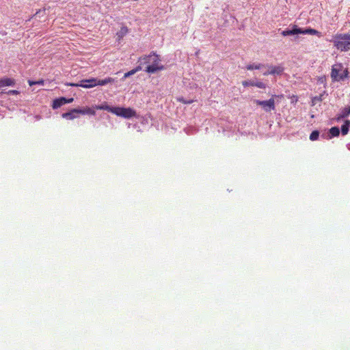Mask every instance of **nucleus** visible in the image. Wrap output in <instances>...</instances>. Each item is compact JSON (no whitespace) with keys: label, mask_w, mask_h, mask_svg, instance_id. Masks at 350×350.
<instances>
[{"label":"nucleus","mask_w":350,"mask_h":350,"mask_svg":"<svg viewBox=\"0 0 350 350\" xmlns=\"http://www.w3.org/2000/svg\"><path fill=\"white\" fill-rule=\"evenodd\" d=\"M332 42L340 51H350V33H336L333 36Z\"/></svg>","instance_id":"obj_1"},{"label":"nucleus","mask_w":350,"mask_h":350,"mask_svg":"<svg viewBox=\"0 0 350 350\" xmlns=\"http://www.w3.org/2000/svg\"><path fill=\"white\" fill-rule=\"evenodd\" d=\"M310 34V35H316L318 37H321V33L319 31L312 29V28H307V29H301L298 27L297 25H294L292 27L291 29H286L282 31L281 34L283 36H291V35H295V34Z\"/></svg>","instance_id":"obj_2"},{"label":"nucleus","mask_w":350,"mask_h":350,"mask_svg":"<svg viewBox=\"0 0 350 350\" xmlns=\"http://www.w3.org/2000/svg\"><path fill=\"white\" fill-rule=\"evenodd\" d=\"M148 58H152L151 63L146 66V72L152 74L164 69V66L160 64L161 59L158 55L151 53L148 55H145L144 59H148Z\"/></svg>","instance_id":"obj_3"},{"label":"nucleus","mask_w":350,"mask_h":350,"mask_svg":"<svg viewBox=\"0 0 350 350\" xmlns=\"http://www.w3.org/2000/svg\"><path fill=\"white\" fill-rule=\"evenodd\" d=\"M348 71L343 69L341 64H335L332 66L331 77L334 81H339L347 77Z\"/></svg>","instance_id":"obj_4"},{"label":"nucleus","mask_w":350,"mask_h":350,"mask_svg":"<svg viewBox=\"0 0 350 350\" xmlns=\"http://www.w3.org/2000/svg\"><path fill=\"white\" fill-rule=\"evenodd\" d=\"M113 114L126 119L135 117L137 115L136 111L133 109L131 107L124 108L120 107H115Z\"/></svg>","instance_id":"obj_5"},{"label":"nucleus","mask_w":350,"mask_h":350,"mask_svg":"<svg viewBox=\"0 0 350 350\" xmlns=\"http://www.w3.org/2000/svg\"><path fill=\"white\" fill-rule=\"evenodd\" d=\"M274 96H273L267 100H254V103L257 105L261 106L265 111L269 112L275 109Z\"/></svg>","instance_id":"obj_6"},{"label":"nucleus","mask_w":350,"mask_h":350,"mask_svg":"<svg viewBox=\"0 0 350 350\" xmlns=\"http://www.w3.org/2000/svg\"><path fill=\"white\" fill-rule=\"evenodd\" d=\"M68 86L71 87H82L84 88H91L96 87V78L81 80L79 83H69Z\"/></svg>","instance_id":"obj_7"},{"label":"nucleus","mask_w":350,"mask_h":350,"mask_svg":"<svg viewBox=\"0 0 350 350\" xmlns=\"http://www.w3.org/2000/svg\"><path fill=\"white\" fill-rule=\"evenodd\" d=\"M74 100L73 98H66L64 97H61L59 98H56L53 100L52 107L53 109H57L60 107L61 106L66 104V103H71Z\"/></svg>","instance_id":"obj_8"},{"label":"nucleus","mask_w":350,"mask_h":350,"mask_svg":"<svg viewBox=\"0 0 350 350\" xmlns=\"http://www.w3.org/2000/svg\"><path fill=\"white\" fill-rule=\"evenodd\" d=\"M78 109H72L68 112L62 113V117L63 118L71 120L78 118Z\"/></svg>","instance_id":"obj_9"},{"label":"nucleus","mask_w":350,"mask_h":350,"mask_svg":"<svg viewBox=\"0 0 350 350\" xmlns=\"http://www.w3.org/2000/svg\"><path fill=\"white\" fill-rule=\"evenodd\" d=\"M350 115V106L345 107L342 108L340 113L337 114L336 120L340 121V120L347 118Z\"/></svg>","instance_id":"obj_10"},{"label":"nucleus","mask_w":350,"mask_h":350,"mask_svg":"<svg viewBox=\"0 0 350 350\" xmlns=\"http://www.w3.org/2000/svg\"><path fill=\"white\" fill-rule=\"evenodd\" d=\"M95 109L94 106L92 107H85L82 109H78V112L79 114L94 116L96 114Z\"/></svg>","instance_id":"obj_11"},{"label":"nucleus","mask_w":350,"mask_h":350,"mask_svg":"<svg viewBox=\"0 0 350 350\" xmlns=\"http://www.w3.org/2000/svg\"><path fill=\"white\" fill-rule=\"evenodd\" d=\"M270 69V73L271 75H281L284 71V67L278 66H267Z\"/></svg>","instance_id":"obj_12"},{"label":"nucleus","mask_w":350,"mask_h":350,"mask_svg":"<svg viewBox=\"0 0 350 350\" xmlns=\"http://www.w3.org/2000/svg\"><path fill=\"white\" fill-rule=\"evenodd\" d=\"M94 108L98 110H105L113 113L115 107H111L105 102L101 105H95Z\"/></svg>","instance_id":"obj_13"},{"label":"nucleus","mask_w":350,"mask_h":350,"mask_svg":"<svg viewBox=\"0 0 350 350\" xmlns=\"http://www.w3.org/2000/svg\"><path fill=\"white\" fill-rule=\"evenodd\" d=\"M15 80L11 78H3L0 79V88L5 86H14Z\"/></svg>","instance_id":"obj_14"},{"label":"nucleus","mask_w":350,"mask_h":350,"mask_svg":"<svg viewBox=\"0 0 350 350\" xmlns=\"http://www.w3.org/2000/svg\"><path fill=\"white\" fill-rule=\"evenodd\" d=\"M115 79L111 77H107L104 79H98L96 78V85H105L108 83H112L115 82Z\"/></svg>","instance_id":"obj_15"},{"label":"nucleus","mask_w":350,"mask_h":350,"mask_svg":"<svg viewBox=\"0 0 350 350\" xmlns=\"http://www.w3.org/2000/svg\"><path fill=\"white\" fill-rule=\"evenodd\" d=\"M350 127V120H346L344 124L341 126V133L342 135L348 133Z\"/></svg>","instance_id":"obj_16"},{"label":"nucleus","mask_w":350,"mask_h":350,"mask_svg":"<svg viewBox=\"0 0 350 350\" xmlns=\"http://www.w3.org/2000/svg\"><path fill=\"white\" fill-rule=\"evenodd\" d=\"M262 67H265V66L263 64H252L247 65L246 68L247 70H258Z\"/></svg>","instance_id":"obj_17"},{"label":"nucleus","mask_w":350,"mask_h":350,"mask_svg":"<svg viewBox=\"0 0 350 350\" xmlns=\"http://www.w3.org/2000/svg\"><path fill=\"white\" fill-rule=\"evenodd\" d=\"M329 133H330L332 137H337V136H338L339 134H340L339 128L337 127V126L332 127L329 129Z\"/></svg>","instance_id":"obj_18"},{"label":"nucleus","mask_w":350,"mask_h":350,"mask_svg":"<svg viewBox=\"0 0 350 350\" xmlns=\"http://www.w3.org/2000/svg\"><path fill=\"white\" fill-rule=\"evenodd\" d=\"M128 33V28L126 27H121L120 30L117 33L119 38H123Z\"/></svg>","instance_id":"obj_19"},{"label":"nucleus","mask_w":350,"mask_h":350,"mask_svg":"<svg viewBox=\"0 0 350 350\" xmlns=\"http://www.w3.org/2000/svg\"><path fill=\"white\" fill-rule=\"evenodd\" d=\"M319 132L318 131H312L310 135V139L311 141L317 140L319 138Z\"/></svg>","instance_id":"obj_20"},{"label":"nucleus","mask_w":350,"mask_h":350,"mask_svg":"<svg viewBox=\"0 0 350 350\" xmlns=\"http://www.w3.org/2000/svg\"><path fill=\"white\" fill-rule=\"evenodd\" d=\"M144 56L139 58L138 62H141V65L144 66L145 64H149L151 63L152 58H148V59H144Z\"/></svg>","instance_id":"obj_21"},{"label":"nucleus","mask_w":350,"mask_h":350,"mask_svg":"<svg viewBox=\"0 0 350 350\" xmlns=\"http://www.w3.org/2000/svg\"><path fill=\"white\" fill-rule=\"evenodd\" d=\"M44 80L41 79V80H39V81H31V80H29L28 81V83L30 86H32L33 85H36V84H38V85H44Z\"/></svg>","instance_id":"obj_22"},{"label":"nucleus","mask_w":350,"mask_h":350,"mask_svg":"<svg viewBox=\"0 0 350 350\" xmlns=\"http://www.w3.org/2000/svg\"><path fill=\"white\" fill-rule=\"evenodd\" d=\"M254 86H256L258 88H261V89H265L266 88V85L261 82V81H258V82H254Z\"/></svg>","instance_id":"obj_23"},{"label":"nucleus","mask_w":350,"mask_h":350,"mask_svg":"<svg viewBox=\"0 0 350 350\" xmlns=\"http://www.w3.org/2000/svg\"><path fill=\"white\" fill-rule=\"evenodd\" d=\"M242 85L244 87L254 86V82L252 81H242Z\"/></svg>","instance_id":"obj_24"},{"label":"nucleus","mask_w":350,"mask_h":350,"mask_svg":"<svg viewBox=\"0 0 350 350\" xmlns=\"http://www.w3.org/2000/svg\"><path fill=\"white\" fill-rule=\"evenodd\" d=\"M134 74H135V71H133V70L132 69L131 70H130L124 74V78H127Z\"/></svg>","instance_id":"obj_25"},{"label":"nucleus","mask_w":350,"mask_h":350,"mask_svg":"<svg viewBox=\"0 0 350 350\" xmlns=\"http://www.w3.org/2000/svg\"><path fill=\"white\" fill-rule=\"evenodd\" d=\"M143 65H141V62H139V66H137L135 68L133 69L135 71V73L141 70L142 69Z\"/></svg>","instance_id":"obj_26"},{"label":"nucleus","mask_w":350,"mask_h":350,"mask_svg":"<svg viewBox=\"0 0 350 350\" xmlns=\"http://www.w3.org/2000/svg\"><path fill=\"white\" fill-rule=\"evenodd\" d=\"M8 94H19V92L18 90H10L8 92Z\"/></svg>","instance_id":"obj_27"},{"label":"nucleus","mask_w":350,"mask_h":350,"mask_svg":"<svg viewBox=\"0 0 350 350\" xmlns=\"http://www.w3.org/2000/svg\"><path fill=\"white\" fill-rule=\"evenodd\" d=\"M179 100H180V102H182L183 103H185V104H191V103L193 102V100H183V99H179Z\"/></svg>","instance_id":"obj_28"},{"label":"nucleus","mask_w":350,"mask_h":350,"mask_svg":"<svg viewBox=\"0 0 350 350\" xmlns=\"http://www.w3.org/2000/svg\"><path fill=\"white\" fill-rule=\"evenodd\" d=\"M271 75V74L270 73V69H269V68L268 69V70H267V71H266V72H265L263 73V75H264V76H267V75Z\"/></svg>","instance_id":"obj_29"}]
</instances>
